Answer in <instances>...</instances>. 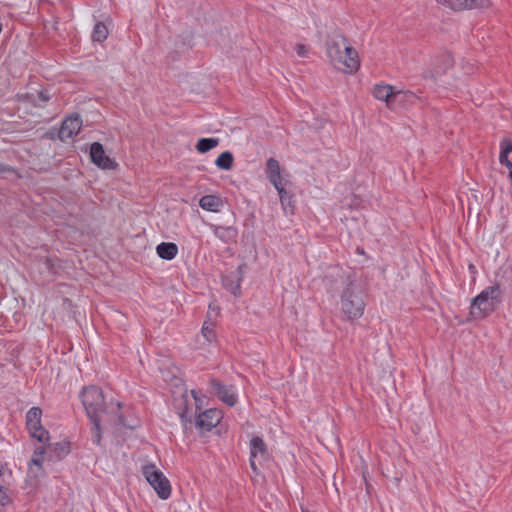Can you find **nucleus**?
<instances>
[{
    "instance_id": "1",
    "label": "nucleus",
    "mask_w": 512,
    "mask_h": 512,
    "mask_svg": "<svg viewBox=\"0 0 512 512\" xmlns=\"http://www.w3.org/2000/svg\"><path fill=\"white\" fill-rule=\"evenodd\" d=\"M80 399L91 421V435L94 444L99 445L101 442L102 422H115L125 427L134 428V424L125 421L121 412L122 404L113 400L106 404L103 392L99 387L90 385L83 388Z\"/></svg>"
},
{
    "instance_id": "2",
    "label": "nucleus",
    "mask_w": 512,
    "mask_h": 512,
    "mask_svg": "<svg viewBox=\"0 0 512 512\" xmlns=\"http://www.w3.org/2000/svg\"><path fill=\"white\" fill-rule=\"evenodd\" d=\"M326 51L330 63L336 69L347 74H354L360 68L357 50L343 35L337 34L330 37L326 43Z\"/></svg>"
},
{
    "instance_id": "3",
    "label": "nucleus",
    "mask_w": 512,
    "mask_h": 512,
    "mask_svg": "<svg viewBox=\"0 0 512 512\" xmlns=\"http://www.w3.org/2000/svg\"><path fill=\"white\" fill-rule=\"evenodd\" d=\"M502 290L498 282L486 287L471 301L470 315L474 319H483L495 311L501 302Z\"/></svg>"
},
{
    "instance_id": "4",
    "label": "nucleus",
    "mask_w": 512,
    "mask_h": 512,
    "mask_svg": "<svg viewBox=\"0 0 512 512\" xmlns=\"http://www.w3.org/2000/svg\"><path fill=\"white\" fill-rule=\"evenodd\" d=\"M341 312L343 319L356 320L362 317L365 310V302L361 290L354 282H349L341 293Z\"/></svg>"
},
{
    "instance_id": "5",
    "label": "nucleus",
    "mask_w": 512,
    "mask_h": 512,
    "mask_svg": "<svg viewBox=\"0 0 512 512\" xmlns=\"http://www.w3.org/2000/svg\"><path fill=\"white\" fill-rule=\"evenodd\" d=\"M142 474L160 499L167 500L171 496L170 481L154 463L145 464Z\"/></svg>"
},
{
    "instance_id": "6",
    "label": "nucleus",
    "mask_w": 512,
    "mask_h": 512,
    "mask_svg": "<svg viewBox=\"0 0 512 512\" xmlns=\"http://www.w3.org/2000/svg\"><path fill=\"white\" fill-rule=\"evenodd\" d=\"M42 410L39 407H32L26 413V426L32 438L40 443H47L50 439L49 432L41 423Z\"/></svg>"
},
{
    "instance_id": "7",
    "label": "nucleus",
    "mask_w": 512,
    "mask_h": 512,
    "mask_svg": "<svg viewBox=\"0 0 512 512\" xmlns=\"http://www.w3.org/2000/svg\"><path fill=\"white\" fill-rule=\"evenodd\" d=\"M373 96L380 101H384L386 106L390 109L393 108L394 100H403L414 98V94L410 92L394 91V87L389 84H377L373 88Z\"/></svg>"
},
{
    "instance_id": "8",
    "label": "nucleus",
    "mask_w": 512,
    "mask_h": 512,
    "mask_svg": "<svg viewBox=\"0 0 512 512\" xmlns=\"http://www.w3.org/2000/svg\"><path fill=\"white\" fill-rule=\"evenodd\" d=\"M266 176L269 182L277 190L280 201L284 205L286 202L287 192L282 183L280 164L278 160L273 157L267 159Z\"/></svg>"
},
{
    "instance_id": "9",
    "label": "nucleus",
    "mask_w": 512,
    "mask_h": 512,
    "mask_svg": "<svg viewBox=\"0 0 512 512\" xmlns=\"http://www.w3.org/2000/svg\"><path fill=\"white\" fill-rule=\"evenodd\" d=\"M212 391L228 406H234L238 401L237 389L233 385H225L216 379L210 381Z\"/></svg>"
},
{
    "instance_id": "10",
    "label": "nucleus",
    "mask_w": 512,
    "mask_h": 512,
    "mask_svg": "<svg viewBox=\"0 0 512 512\" xmlns=\"http://www.w3.org/2000/svg\"><path fill=\"white\" fill-rule=\"evenodd\" d=\"M91 161L101 169L111 170L117 167V163L106 155L103 145L99 142H94L90 147Z\"/></svg>"
},
{
    "instance_id": "11",
    "label": "nucleus",
    "mask_w": 512,
    "mask_h": 512,
    "mask_svg": "<svg viewBox=\"0 0 512 512\" xmlns=\"http://www.w3.org/2000/svg\"><path fill=\"white\" fill-rule=\"evenodd\" d=\"M250 466L255 473H258L256 462L261 463L267 458V447L261 437H253L250 440Z\"/></svg>"
},
{
    "instance_id": "12",
    "label": "nucleus",
    "mask_w": 512,
    "mask_h": 512,
    "mask_svg": "<svg viewBox=\"0 0 512 512\" xmlns=\"http://www.w3.org/2000/svg\"><path fill=\"white\" fill-rule=\"evenodd\" d=\"M222 417L221 410L207 409L198 415L196 425L204 431H210L220 423Z\"/></svg>"
},
{
    "instance_id": "13",
    "label": "nucleus",
    "mask_w": 512,
    "mask_h": 512,
    "mask_svg": "<svg viewBox=\"0 0 512 512\" xmlns=\"http://www.w3.org/2000/svg\"><path fill=\"white\" fill-rule=\"evenodd\" d=\"M82 127L81 118L76 116H69L63 120L61 128L59 130V138L62 141L73 138L77 135Z\"/></svg>"
},
{
    "instance_id": "14",
    "label": "nucleus",
    "mask_w": 512,
    "mask_h": 512,
    "mask_svg": "<svg viewBox=\"0 0 512 512\" xmlns=\"http://www.w3.org/2000/svg\"><path fill=\"white\" fill-rule=\"evenodd\" d=\"M438 3L455 10L482 8L489 5L488 0H436Z\"/></svg>"
},
{
    "instance_id": "15",
    "label": "nucleus",
    "mask_w": 512,
    "mask_h": 512,
    "mask_svg": "<svg viewBox=\"0 0 512 512\" xmlns=\"http://www.w3.org/2000/svg\"><path fill=\"white\" fill-rule=\"evenodd\" d=\"M210 227L213 234L225 244L235 241L237 237V230L232 226H219L212 224Z\"/></svg>"
},
{
    "instance_id": "16",
    "label": "nucleus",
    "mask_w": 512,
    "mask_h": 512,
    "mask_svg": "<svg viewBox=\"0 0 512 512\" xmlns=\"http://www.w3.org/2000/svg\"><path fill=\"white\" fill-rule=\"evenodd\" d=\"M199 206L206 211L217 213L223 207V201L217 195H205L199 200Z\"/></svg>"
},
{
    "instance_id": "17",
    "label": "nucleus",
    "mask_w": 512,
    "mask_h": 512,
    "mask_svg": "<svg viewBox=\"0 0 512 512\" xmlns=\"http://www.w3.org/2000/svg\"><path fill=\"white\" fill-rule=\"evenodd\" d=\"M157 255L164 260H172L178 254V246L172 242H161L156 246Z\"/></svg>"
},
{
    "instance_id": "18",
    "label": "nucleus",
    "mask_w": 512,
    "mask_h": 512,
    "mask_svg": "<svg viewBox=\"0 0 512 512\" xmlns=\"http://www.w3.org/2000/svg\"><path fill=\"white\" fill-rule=\"evenodd\" d=\"M234 163L233 154L230 151L222 152L215 160V165L221 170H231Z\"/></svg>"
},
{
    "instance_id": "19",
    "label": "nucleus",
    "mask_w": 512,
    "mask_h": 512,
    "mask_svg": "<svg viewBox=\"0 0 512 512\" xmlns=\"http://www.w3.org/2000/svg\"><path fill=\"white\" fill-rule=\"evenodd\" d=\"M220 140L218 138H201L196 143V150L204 154L219 145Z\"/></svg>"
},
{
    "instance_id": "20",
    "label": "nucleus",
    "mask_w": 512,
    "mask_h": 512,
    "mask_svg": "<svg viewBox=\"0 0 512 512\" xmlns=\"http://www.w3.org/2000/svg\"><path fill=\"white\" fill-rule=\"evenodd\" d=\"M109 34L107 26L103 22H97L92 31V40L96 42H103L107 39Z\"/></svg>"
},
{
    "instance_id": "21",
    "label": "nucleus",
    "mask_w": 512,
    "mask_h": 512,
    "mask_svg": "<svg viewBox=\"0 0 512 512\" xmlns=\"http://www.w3.org/2000/svg\"><path fill=\"white\" fill-rule=\"evenodd\" d=\"M201 335L205 339V342L208 344H211L215 341L216 335L213 330V323L211 321H204L202 329H201Z\"/></svg>"
},
{
    "instance_id": "22",
    "label": "nucleus",
    "mask_w": 512,
    "mask_h": 512,
    "mask_svg": "<svg viewBox=\"0 0 512 512\" xmlns=\"http://www.w3.org/2000/svg\"><path fill=\"white\" fill-rule=\"evenodd\" d=\"M45 454L44 448H37L30 460L29 472L34 473L32 465L36 466L38 470H42L43 456Z\"/></svg>"
},
{
    "instance_id": "23",
    "label": "nucleus",
    "mask_w": 512,
    "mask_h": 512,
    "mask_svg": "<svg viewBox=\"0 0 512 512\" xmlns=\"http://www.w3.org/2000/svg\"><path fill=\"white\" fill-rule=\"evenodd\" d=\"M12 502L11 495L9 493V489L4 486H0V505L7 506Z\"/></svg>"
},
{
    "instance_id": "24",
    "label": "nucleus",
    "mask_w": 512,
    "mask_h": 512,
    "mask_svg": "<svg viewBox=\"0 0 512 512\" xmlns=\"http://www.w3.org/2000/svg\"><path fill=\"white\" fill-rule=\"evenodd\" d=\"M295 51L300 58H308L311 53L310 47L301 43L296 45Z\"/></svg>"
},
{
    "instance_id": "25",
    "label": "nucleus",
    "mask_w": 512,
    "mask_h": 512,
    "mask_svg": "<svg viewBox=\"0 0 512 512\" xmlns=\"http://www.w3.org/2000/svg\"><path fill=\"white\" fill-rule=\"evenodd\" d=\"M500 154L509 155L512 152V142L510 140H503L500 144Z\"/></svg>"
},
{
    "instance_id": "26",
    "label": "nucleus",
    "mask_w": 512,
    "mask_h": 512,
    "mask_svg": "<svg viewBox=\"0 0 512 512\" xmlns=\"http://www.w3.org/2000/svg\"><path fill=\"white\" fill-rule=\"evenodd\" d=\"M499 161L502 165L506 166L509 170H512V162L509 160L508 155H499Z\"/></svg>"
},
{
    "instance_id": "27",
    "label": "nucleus",
    "mask_w": 512,
    "mask_h": 512,
    "mask_svg": "<svg viewBox=\"0 0 512 512\" xmlns=\"http://www.w3.org/2000/svg\"><path fill=\"white\" fill-rule=\"evenodd\" d=\"M55 450L56 451L59 450V456L60 455H66L69 452L68 446L66 444H62V443H57L55 445Z\"/></svg>"
},
{
    "instance_id": "28",
    "label": "nucleus",
    "mask_w": 512,
    "mask_h": 512,
    "mask_svg": "<svg viewBox=\"0 0 512 512\" xmlns=\"http://www.w3.org/2000/svg\"><path fill=\"white\" fill-rule=\"evenodd\" d=\"M230 292L234 295V296H239L240 295V292H241V287H240V283H236L235 285H231V287L229 288Z\"/></svg>"
},
{
    "instance_id": "29",
    "label": "nucleus",
    "mask_w": 512,
    "mask_h": 512,
    "mask_svg": "<svg viewBox=\"0 0 512 512\" xmlns=\"http://www.w3.org/2000/svg\"><path fill=\"white\" fill-rule=\"evenodd\" d=\"M39 98L42 102H47L49 100V96L45 92H40Z\"/></svg>"
},
{
    "instance_id": "30",
    "label": "nucleus",
    "mask_w": 512,
    "mask_h": 512,
    "mask_svg": "<svg viewBox=\"0 0 512 512\" xmlns=\"http://www.w3.org/2000/svg\"><path fill=\"white\" fill-rule=\"evenodd\" d=\"M191 394L196 402L200 401V398L198 397V392L196 390H192Z\"/></svg>"
},
{
    "instance_id": "31",
    "label": "nucleus",
    "mask_w": 512,
    "mask_h": 512,
    "mask_svg": "<svg viewBox=\"0 0 512 512\" xmlns=\"http://www.w3.org/2000/svg\"><path fill=\"white\" fill-rule=\"evenodd\" d=\"M469 270H470V271H473V272H476V268H475V266H474V265H472V264H470V265H469Z\"/></svg>"
},
{
    "instance_id": "32",
    "label": "nucleus",
    "mask_w": 512,
    "mask_h": 512,
    "mask_svg": "<svg viewBox=\"0 0 512 512\" xmlns=\"http://www.w3.org/2000/svg\"><path fill=\"white\" fill-rule=\"evenodd\" d=\"M357 253H359V254H363V253H364V251H363V249H361V248H359V247H358V248H357Z\"/></svg>"
},
{
    "instance_id": "33",
    "label": "nucleus",
    "mask_w": 512,
    "mask_h": 512,
    "mask_svg": "<svg viewBox=\"0 0 512 512\" xmlns=\"http://www.w3.org/2000/svg\"><path fill=\"white\" fill-rule=\"evenodd\" d=\"M302 512H310L307 508L301 507Z\"/></svg>"
},
{
    "instance_id": "34",
    "label": "nucleus",
    "mask_w": 512,
    "mask_h": 512,
    "mask_svg": "<svg viewBox=\"0 0 512 512\" xmlns=\"http://www.w3.org/2000/svg\"><path fill=\"white\" fill-rule=\"evenodd\" d=\"M509 178L512 180V170H509Z\"/></svg>"
}]
</instances>
